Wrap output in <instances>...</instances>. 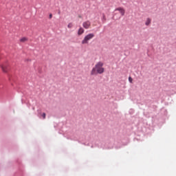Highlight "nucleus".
I'll return each mask as SVG.
<instances>
[{"mask_svg": "<svg viewBox=\"0 0 176 176\" xmlns=\"http://www.w3.org/2000/svg\"><path fill=\"white\" fill-rule=\"evenodd\" d=\"M27 41H28L27 37H23L20 39V42H22L23 43H24V42H27Z\"/></svg>", "mask_w": 176, "mask_h": 176, "instance_id": "nucleus-7", "label": "nucleus"}, {"mask_svg": "<svg viewBox=\"0 0 176 176\" xmlns=\"http://www.w3.org/2000/svg\"><path fill=\"white\" fill-rule=\"evenodd\" d=\"M152 21V20L149 18H148L146 21L145 25H149V24H151V22Z\"/></svg>", "mask_w": 176, "mask_h": 176, "instance_id": "nucleus-8", "label": "nucleus"}, {"mask_svg": "<svg viewBox=\"0 0 176 176\" xmlns=\"http://www.w3.org/2000/svg\"><path fill=\"white\" fill-rule=\"evenodd\" d=\"M105 69L104 68V63L98 62L94 68H92L91 71V75H98L101 74H104Z\"/></svg>", "mask_w": 176, "mask_h": 176, "instance_id": "nucleus-1", "label": "nucleus"}, {"mask_svg": "<svg viewBox=\"0 0 176 176\" xmlns=\"http://www.w3.org/2000/svg\"><path fill=\"white\" fill-rule=\"evenodd\" d=\"M129 80L130 83H133V78L131 77H129Z\"/></svg>", "mask_w": 176, "mask_h": 176, "instance_id": "nucleus-10", "label": "nucleus"}, {"mask_svg": "<svg viewBox=\"0 0 176 176\" xmlns=\"http://www.w3.org/2000/svg\"><path fill=\"white\" fill-rule=\"evenodd\" d=\"M94 36V34L93 33L87 34V36H85L84 39L82 41V44L86 45L89 43V41H90V39H93Z\"/></svg>", "mask_w": 176, "mask_h": 176, "instance_id": "nucleus-2", "label": "nucleus"}, {"mask_svg": "<svg viewBox=\"0 0 176 176\" xmlns=\"http://www.w3.org/2000/svg\"><path fill=\"white\" fill-rule=\"evenodd\" d=\"M115 11H118L120 12L121 16H124V14L126 13V10H124V8H122V7H119L116 8Z\"/></svg>", "mask_w": 176, "mask_h": 176, "instance_id": "nucleus-5", "label": "nucleus"}, {"mask_svg": "<svg viewBox=\"0 0 176 176\" xmlns=\"http://www.w3.org/2000/svg\"><path fill=\"white\" fill-rule=\"evenodd\" d=\"M43 119H46V113H43L42 115Z\"/></svg>", "mask_w": 176, "mask_h": 176, "instance_id": "nucleus-11", "label": "nucleus"}, {"mask_svg": "<svg viewBox=\"0 0 176 176\" xmlns=\"http://www.w3.org/2000/svg\"><path fill=\"white\" fill-rule=\"evenodd\" d=\"M82 27L85 28V30H89V28L91 27V22H90L89 21H86L83 22Z\"/></svg>", "mask_w": 176, "mask_h": 176, "instance_id": "nucleus-4", "label": "nucleus"}, {"mask_svg": "<svg viewBox=\"0 0 176 176\" xmlns=\"http://www.w3.org/2000/svg\"><path fill=\"white\" fill-rule=\"evenodd\" d=\"M3 72H4V74H8V72H9V69H10V68L9 67V63H8V62H6L4 63H2L0 65Z\"/></svg>", "mask_w": 176, "mask_h": 176, "instance_id": "nucleus-3", "label": "nucleus"}, {"mask_svg": "<svg viewBox=\"0 0 176 176\" xmlns=\"http://www.w3.org/2000/svg\"><path fill=\"white\" fill-rule=\"evenodd\" d=\"M53 17V15L52 14H50V19H52Z\"/></svg>", "mask_w": 176, "mask_h": 176, "instance_id": "nucleus-12", "label": "nucleus"}, {"mask_svg": "<svg viewBox=\"0 0 176 176\" xmlns=\"http://www.w3.org/2000/svg\"><path fill=\"white\" fill-rule=\"evenodd\" d=\"M67 27H68L69 28H72V27H74V25H72V23H69V24L67 25Z\"/></svg>", "mask_w": 176, "mask_h": 176, "instance_id": "nucleus-9", "label": "nucleus"}, {"mask_svg": "<svg viewBox=\"0 0 176 176\" xmlns=\"http://www.w3.org/2000/svg\"><path fill=\"white\" fill-rule=\"evenodd\" d=\"M85 32V29L83 28H80L78 30V35H82Z\"/></svg>", "mask_w": 176, "mask_h": 176, "instance_id": "nucleus-6", "label": "nucleus"}]
</instances>
